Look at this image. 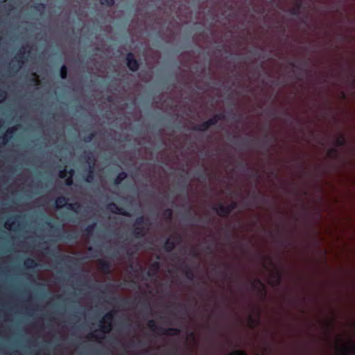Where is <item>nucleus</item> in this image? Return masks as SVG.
<instances>
[{"label":"nucleus","instance_id":"obj_1","mask_svg":"<svg viewBox=\"0 0 355 355\" xmlns=\"http://www.w3.org/2000/svg\"><path fill=\"white\" fill-rule=\"evenodd\" d=\"M147 325L152 331L165 336H178L181 331L179 328L169 327L165 329L157 326L155 320H149Z\"/></svg>","mask_w":355,"mask_h":355},{"label":"nucleus","instance_id":"obj_2","mask_svg":"<svg viewBox=\"0 0 355 355\" xmlns=\"http://www.w3.org/2000/svg\"><path fill=\"white\" fill-rule=\"evenodd\" d=\"M68 198L65 196H60L55 199V208L61 209L66 207L67 209L71 210L75 213H78L80 210L82 205L80 203L76 202L74 203H67Z\"/></svg>","mask_w":355,"mask_h":355},{"label":"nucleus","instance_id":"obj_3","mask_svg":"<svg viewBox=\"0 0 355 355\" xmlns=\"http://www.w3.org/2000/svg\"><path fill=\"white\" fill-rule=\"evenodd\" d=\"M237 202L234 201L227 205H223L222 203H218L216 206L211 207V209L221 217H227L232 211L237 208Z\"/></svg>","mask_w":355,"mask_h":355},{"label":"nucleus","instance_id":"obj_4","mask_svg":"<svg viewBox=\"0 0 355 355\" xmlns=\"http://www.w3.org/2000/svg\"><path fill=\"white\" fill-rule=\"evenodd\" d=\"M114 312L113 311L106 313L104 315L103 320L100 322V331L103 334L109 333L112 330V322L114 319Z\"/></svg>","mask_w":355,"mask_h":355},{"label":"nucleus","instance_id":"obj_5","mask_svg":"<svg viewBox=\"0 0 355 355\" xmlns=\"http://www.w3.org/2000/svg\"><path fill=\"white\" fill-rule=\"evenodd\" d=\"M26 52L24 48H21L18 51L15 57V60L17 63H13L10 65V69L14 72L17 73L21 69L22 64L24 63V61L26 58L25 56Z\"/></svg>","mask_w":355,"mask_h":355},{"label":"nucleus","instance_id":"obj_6","mask_svg":"<svg viewBox=\"0 0 355 355\" xmlns=\"http://www.w3.org/2000/svg\"><path fill=\"white\" fill-rule=\"evenodd\" d=\"M44 252L55 257L58 263H75V258L67 254H56L55 250H51L49 248L44 249Z\"/></svg>","mask_w":355,"mask_h":355},{"label":"nucleus","instance_id":"obj_7","mask_svg":"<svg viewBox=\"0 0 355 355\" xmlns=\"http://www.w3.org/2000/svg\"><path fill=\"white\" fill-rule=\"evenodd\" d=\"M125 60L126 64L130 71L135 72L139 70L140 66L139 62L135 59L132 53L129 52L127 53Z\"/></svg>","mask_w":355,"mask_h":355},{"label":"nucleus","instance_id":"obj_8","mask_svg":"<svg viewBox=\"0 0 355 355\" xmlns=\"http://www.w3.org/2000/svg\"><path fill=\"white\" fill-rule=\"evenodd\" d=\"M21 218V216L19 215L10 217L6 221L5 227L9 230L13 231L19 230L20 227V223L18 220Z\"/></svg>","mask_w":355,"mask_h":355},{"label":"nucleus","instance_id":"obj_9","mask_svg":"<svg viewBox=\"0 0 355 355\" xmlns=\"http://www.w3.org/2000/svg\"><path fill=\"white\" fill-rule=\"evenodd\" d=\"M107 209L112 213L122 215L124 216H130V214L124 209L119 207L114 202H110L107 205Z\"/></svg>","mask_w":355,"mask_h":355},{"label":"nucleus","instance_id":"obj_10","mask_svg":"<svg viewBox=\"0 0 355 355\" xmlns=\"http://www.w3.org/2000/svg\"><path fill=\"white\" fill-rule=\"evenodd\" d=\"M58 239H62L66 241H75L77 239V234L75 232L69 231H62L60 234L55 236Z\"/></svg>","mask_w":355,"mask_h":355},{"label":"nucleus","instance_id":"obj_11","mask_svg":"<svg viewBox=\"0 0 355 355\" xmlns=\"http://www.w3.org/2000/svg\"><path fill=\"white\" fill-rule=\"evenodd\" d=\"M92 165L89 166V168H88L87 173L86 175L84 177V180L85 182L88 183H91L94 178V166L96 164V159H92Z\"/></svg>","mask_w":355,"mask_h":355},{"label":"nucleus","instance_id":"obj_12","mask_svg":"<svg viewBox=\"0 0 355 355\" xmlns=\"http://www.w3.org/2000/svg\"><path fill=\"white\" fill-rule=\"evenodd\" d=\"M146 232L147 230L144 226L134 225V230L132 234L136 239H141L145 236Z\"/></svg>","mask_w":355,"mask_h":355},{"label":"nucleus","instance_id":"obj_13","mask_svg":"<svg viewBox=\"0 0 355 355\" xmlns=\"http://www.w3.org/2000/svg\"><path fill=\"white\" fill-rule=\"evenodd\" d=\"M294 3L295 6L289 10V12L292 15L298 16L300 14L301 10L303 8V1L294 0Z\"/></svg>","mask_w":355,"mask_h":355},{"label":"nucleus","instance_id":"obj_14","mask_svg":"<svg viewBox=\"0 0 355 355\" xmlns=\"http://www.w3.org/2000/svg\"><path fill=\"white\" fill-rule=\"evenodd\" d=\"M212 123H213L212 121H209V119H208L199 125L193 126L192 130H193L195 131L205 132L211 126H213Z\"/></svg>","mask_w":355,"mask_h":355},{"label":"nucleus","instance_id":"obj_15","mask_svg":"<svg viewBox=\"0 0 355 355\" xmlns=\"http://www.w3.org/2000/svg\"><path fill=\"white\" fill-rule=\"evenodd\" d=\"M15 130L16 129L15 127L8 128L6 131L5 134L2 137H0V144H6L12 137Z\"/></svg>","mask_w":355,"mask_h":355},{"label":"nucleus","instance_id":"obj_16","mask_svg":"<svg viewBox=\"0 0 355 355\" xmlns=\"http://www.w3.org/2000/svg\"><path fill=\"white\" fill-rule=\"evenodd\" d=\"M160 268V263L158 261L153 262L149 270L147 271L146 274L148 277H153L157 275L158 271Z\"/></svg>","mask_w":355,"mask_h":355},{"label":"nucleus","instance_id":"obj_17","mask_svg":"<svg viewBox=\"0 0 355 355\" xmlns=\"http://www.w3.org/2000/svg\"><path fill=\"white\" fill-rule=\"evenodd\" d=\"M99 269L105 274L110 272L111 264L108 261L100 259L98 261Z\"/></svg>","mask_w":355,"mask_h":355},{"label":"nucleus","instance_id":"obj_18","mask_svg":"<svg viewBox=\"0 0 355 355\" xmlns=\"http://www.w3.org/2000/svg\"><path fill=\"white\" fill-rule=\"evenodd\" d=\"M252 196L256 202L267 203L268 201V198L260 191L254 192Z\"/></svg>","mask_w":355,"mask_h":355},{"label":"nucleus","instance_id":"obj_19","mask_svg":"<svg viewBox=\"0 0 355 355\" xmlns=\"http://www.w3.org/2000/svg\"><path fill=\"white\" fill-rule=\"evenodd\" d=\"M176 243L177 242L175 241L171 240L170 238H168L166 240L163 248L166 252H170L175 249Z\"/></svg>","mask_w":355,"mask_h":355},{"label":"nucleus","instance_id":"obj_20","mask_svg":"<svg viewBox=\"0 0 355 355\" xmlns=\"http://www.w3.org/2000/svg\"><path fill=\"white\" fill-rule=\"evenodd\" d=\"M24 266L28 269H32L35 268L38 266L37 262L32 259V258H27L24 263Z\"/></svg>","mask_w":355,"mask_h":355},{"label":"nucleus","instance_id":"obj_21","mask_svg":"<svg viewBox=\"0 0 355 355\" xmlns=\"http://www.w3.org/2000/svg\"><path fill=\"white\" fill-rule=\"evenodd\" d=\"M184 274L186 277L190 280L192 281L194 279V272L191 268H190L187 265H182Z\"/></svg>","mask_w":355,"mask_h":355},{"label":"nucleus","instance_id":"obj_22","mask_svg":"<svg viewBox=\"0 0 355 355\" xmlns=\"http://www.w3.org/2000/svg\"><path fill=\"white\" fill-rule=\"evenodd\" d=\"M149 220L146 218L144 216H140L137 217L135 220V225L138 226H144V225H149Z\"/></svg>","mask_w":355,"mask_h":355},{"label":"nucleus","instance_id":"obj_23","mask_svg":"<svg viewBox=\"0 0 355 355\" xmlns=\"http://www.w3.org/2000/svg\"><path fill=\"white\" fill-rule=\"evenodd\" d=\"M127 178V173L124 171H121L118 173L116 178L114 180V184L119 185L123 180H124Z\"/></svg>","mask_w":355,"mask_h":355},{"label":"nucleus","instance_id":"obj_24","mask_svg":"<svg viewBox=\"0 0 355 355\" xmlns=\"http://www.w3.org/2000/svg\"><path fill=\"white\" fill-rule=\"evenodd\" d=\"M342 355H347L348 354H355V347L354 345L344 346L340 349Z\"/></svg>","mask_w":355,"mask_h":355},{"label":"nucleus","instance_id":"obj_25","mask_svg":"<svg viewBox=\"0 0 355 355\" xmlns=\"http://www.w3.org/2000/svg\"><path fill=\"white\" fill-rule=\"evenodd\" d=\"M225 116L223 113L216 114L213 117L209 119V121H212V125H215L218 121L224 120Z\"/></svg>","mask_w":355,"mask_h":355},{"label":"nucleus","instance_id":"obj_26","mask_svg":"<svg viewBox=\"0 0 355 355\" xmlns=\"http://www.w3.org/2000/svg\"><path fill=\"white\" fill-rule=\"evenodd\" d=\"M346 144V139L344 135H340L335 140V146L337 147L344 146Z\"/></svg>","mask_w":355,"mask_h":355},{"label":"nucleus","instance_id":"obj_27","mask_svg":"<svg viewBox=\"0 0 355 355\" xmlns=\"http://www.w3.org/2000/svg\"><path fill=\"white\" fill-rule=\"evenodd\" d=\"M68 173H69V176L65 180V184L67 186H71L73 183V175H74L75 171L73 169H69Z\"/></svg>","mask_w":355,"mask_h":355},{"label":"nucleus","instance_id":"obj_28","mask_svg":"<svg viewBox=\"0 0 355 355\" xmlns=\"http://www.w3.org/2000/svg\"><path fill=\"white\" fill-rule=\"evenodd\" d=\"M338 155V150L336 148H331L327 151V156L331 159L337 158Z\"/></svg>","mask_w":355,"mask_h":355},{"label":"nucleus","instance_id":"obj_29","mask_svg":"<svg viewBox=\"0 0 355 355\" xmlns=\"http://www.w3.org/2000/svg\"><path fill=\"white\" fill-rule=\"evenodd\" d=\"M173 210L170 208L164 209L162 212V216L168 220H171L173 218Z\"/></svg>","mask_w":355,"mask_h":355},{"label":"nucleus","instance_id":"obj_30","mask_svg":"<svg viewBox=\"0 0 355 355\" xmlns=\"http://www.w3.org/2000/svg\"><path fill=\"white\" fill-rule=\"evenodd\" d=\"M95 227H96V223H92V224L89 225L88 226H87V227L84 229L83 232H84V233H85L87 236H90V235L93 233V232H94V230Z\"/></svg>","mask_w":355,"mask_h":355},{"label":"nucleus","instance_id":"obj_31","mask_svg":"<svg viewBox=\"0 0 355 355\" xmlns=\"http://www.w3.org/2000/svg\"><path fill=\"white\" fill-rule=\"evenodd\" d=\"M68 70L67 67L63 64L60 70V76L62 79H66L67 77Z\"/></svg>","mask_w":355,"mask_h":355},{"label":"nucleus","instance_id":"obj_32","mask_svg":"<svg viewBox=\"0 0 355 355\" xmlns=\"http://www.w3.org/2000/svg\"><path fill=\"white\" fill-rule=\"evenodd\" d=\"M259 322V318H254L252 316H250L248 318V323L250 327L257 326Z\"/></svg>","mask_w":355,"mask_h":355},{"label":"nucleus","instance_id":"obj_33","mask_svg":"<svg viewBox=\"0 0 355 355\" xmlns=\"http://www.w3.org/2000/svg\"><path fill=\"white\" fill-rule=\"evenodd\" d=\"M33 8L37 12H42L46 8V5L42 3H39L34 5Z\"/></svg>","mask_w":355,"mask_h":355},{"label":"nucleus","instance_id":"obj_34","mask_svg":"<svg viewBox=\"0 0 355 355\" xmlns=\"http://www.w3.org/2000/svg\"><path fill=\"white\" fill-rule=\"evenodd\" d=\"M222 275L225 279L229 280L230 282L233 281L234 276L232 272L228 273L225 271L222 272Z\"/></svg>","mask_w":355,"mask_h":355},{"label":"nucleus","instance_id":"obj_35","mask_svg":"<svg viewBox=\"0 0 355 355\" xmlns=\"http://www.w3.org/2000/svg\"><path fill=\"white\" fill-rule=\"evenodd\" d=\"M110 300L112 301V302H118L119 301L121 302V305H126L127 304L129 303V301L127 300V299H122V300H119L118 298L116 297H109Z\"/></svg>","mask_w":355,"mask_h":355},{"label":"nucleus","instance_id":"obj_36","mask_svg":"<svg viewBox=\"0 0 355 355\" xmlns=\"http://www.w3.org/2000/svg\"><path fill=\"white\" fill-rule=\"evenodd\" d=\"M114 0H101V3L103 6L112 7L114 5Z\"/></svg>","mask_w":355,"mask_h":355},{"label":"nucleus","instance_id":"obj_37","mask_svg":"<svg viewBox=\"0 0 355 355\" xmlns=\"http://www.w3.org/2000/svg\"><path fill=\"white\" fill-rule=\"evenodd\" d=\"M95 134L94 132H91L88 134L87 135L85 136L83 138V141L85 143H89L92 141V139L94 138Z\"/></svg>","mask_w":355,"mask_h":355},{"label":"nucleus","instance_id":"obj_38","mask_svg":"<svg viewBox=\"0 0 355 355\" xmlns=\"http://www.w3.org/2000/svg\"><path fill=\"white\" fill-rule=\"evenodd\" d=\"M257 285L260 286L263 289H264L263 284L259 279H256L255 282L252 283V286L254 289H258Z\"/></svg>","mask_w":355,"mask_h":355},{"label":"nucleus","instance_id":"obj_39","mask_svg":"<svg viewBox=\"0 0 355 355\" xmlns=\"http://www.w3.org/2000/svg\"><path fill=\"white\" fill-rule=\"evenodd\" d=\"M85 161L88 164L89 166L92 165V159H95L93 156H91V153L84 155Z\"/></svg>","mask_w":355,"mask_h":355},{"label":"nucleus","instance_id":"obj_40","mask_svg":"<svg viewBox=\"0 0 355 355\" xmlns=\"http://www.w3.org/2000/svg\"><path fill=\"white\" fill-rule=\"evenodd\" d=\"M228 355H248V354L244 350H234Z\"/></svg>","mask_w":355,"mask_h":355},{"label":"nucleus","instance_id":"obj_41","mask_svg":"<svg viewBox=\"0 0 355 355\" xmlns=\"http://www.w3.org/2000/svg\"><path fill=\"white\" fill-rule=\"evenodd\" d=\"M69 171H67L65 168L61 170L59 173V177L60 178H64L69 175Z\"/></svg>","mask_w":355,"mask_h":355},{"label":"nucleus","instance_id":"obj_42","mask_svg":"<svg viewBox=\"0 0 355 355\" xmlns=\"http://www.w3.org/2000/svg\"><path fill=\"white\" fill-rule=\"evenodd\" d=\"M89 336H90V338H95V339L104 338L103 335H99L96 333V331L91 333L89 334Z\"/></svg>","mask_w":355,"mask_h":355},{"label":"nucleus","instance_id":"obj_43","mask_svg":"<svg viewBox=\"0 0 355 355\" xmlns=\"http://www.w3.org/2000/svg\"><path fill=\"white\" fill-rule=\"evenodd\" d=\"M274 277H275V282L277 285H279L282 282V275L280 273L277 272L274 275Z\"/></svg>","mask_w":355,"mask_h":355},{"label":"nucleus","instance_id":"obj_44","mask_svg":"<svg viewBox=\"0 0 355 355\" xmlns=\"http://www.w3.org/2000/svg\"><path fill=\"white\" fill-rule=\"evenodd\" d=\"M46 224L48 226H49L51 228L54 229V230H55V231H56V232H60V230L59 227H54V226L52 225V223H51V222L50 220L46 221Z\"/></svg>","mask_w":355,"mask_h":355},{"label":"nucleus","instance_id":"obj_45","mask_svg":"<svg viewBox=\"0 0 355 355\" xmlns=\"http://www.w3.org/2000/svg\"><path fill=\"white\" fill-rule=\"evenodd\" d=\"M6 92L2 89H0V99L3 100L6 97Z\"/></svg>","mask_w":355,"mask_h":355},{"label":"nucleus","instance_id":"obj_46","mask_svg":"<svg viewBox=\"0 0 355 355\" xmlns=\"http://www.w3.org/2000/svg\"><path fill=\"white\" fill-rule=\"evenodd\" d=\"M178 348L175 347L171 351L168 355H178Z\"/></svg>","mask_w":355,"mask_h":355},{"label":"nucleus","instance_id":"obj_47","mask_svg":"<svg viewBox=\"0 0 355 355\" xmlns=\"http://www.w3.org/2000/svg\"><path fill=\"white\" fill-rule=\"evenodd\" d=\"M191 254L195 257H197L198 256V253L196 250H192Z\"/></svg>","mask_w":355,"mask_h":355},{"label":"nucleus","instance_id":"obj_48","mask_svg":"<svg viewBox=\"0 0 355 355\" xmlns=\"http://www.w3.org/2000/svg\"><path fill=\"white\" fill-rule=\"evenodd\" d=\"M288 65H289L291 67H292V68H296V67H297V65H296V64H295V62H290L288 63Z\"/></svg>","mask_w":355,"mask_h":355},{"label":"nucleus","instance_id":"obj_49","mask_svg":"<svg viewBox=\"0 0 355 355\" xmlns=\"http://www.w3.org/2000/svg\"><path fill=\"white\" fill-rule=\"evenodd\" d=\"M199 177H200V178H205V173H203V172H200V173H199Z\"/></svg>","mask_w":355,"mask_h":355},{"label":"nucleus","instance_id":"obj_50","mask_svg":"<svg viewBox=\"0 0 355 355\" xmlns=\"http://www.w3.org/2000/svg\"><path fill=\"white\" fill-rule=\"evenodd\" d=\"M252 176H253V177H257V178H259V177H260V176H259V173H258L257 172L254 173L252 174Z\"/></svg>","mask_w":355,"mask_h":355},{"label":"nucleus","instance_id":"obj_51","mask_svg":"<svg viewBox=\"0 0 355 355\" xmlns=\"http://www.w3.org/2000/svg\"><path fill=\"white\" fill-rule=\"evenodd\" d=\"M240 165H241V166L242 168H247V166H248V164H240Z\"/></svg>","mask_w":355,"mask_h":355},{"label":"nucleus","instance_id":"obj_52","mask_svg":"<svg viewBox=\"0 0 355 355\" xmlns=\"http://www.w3.org/2000/svg\"><path fill=\"white\" fill-rule=\"evenodd\" d=\"M263 146H268L269 145V144H268V142L267 141H264L263 142Z\"/></svg>","mask_w":355,"mask_h":355},{"label":"nucleus","instance_id":"obj_53","mask_svg":"<svg viewBox=\"0 0 355 355\" xmlns=\"http://www.w3.org/2000/svg\"><path fill=\"white\" fill-rule=\"evenodd\" d=\"M107 100L108 101H110V102H111V101H112V97H111V96H108V97L107 98Z\"/></svg>","mask_w":355,"mask_h":355},{"label":"nucleus","instance_id":"obj_54","mask_svg":"<svg viewBox=\"0 0 355 355\" xmlns=\"http://www.w3.org/2000/svg\"><path fill=\"white\" fill-rule=\"evenodd\" d=\"M225 266L226 267L227 269L230 270V266L229 265L225 264Z\"/></svg>","mask_w":355,"mask_h":355},{"label":"nucleus","instance_id":"obj_55","mask_svg":"<svg viewBox=\"0 0 355 355\" xmlns=\"http://www.w3.org/2000/svg\"><path fill=\"white\" fill-rule=\"evenodd\" d=\"M88 250H89V252H92V251L93 250V248H92V247H89V248H88Z\"/></svg>","mask_w":355,"mask_h":355},{"label":"nucleus","instance_id":"obj_56","mask_svg":"<svg viewBox=\"0 0 355 355\" xmlns=\"http://www.w3.org/2000/svg\"><path fill=\"white\" fill-rule=\"evenodd\" d=\"M236 117H237V116L235 114H233V119H236Z\"/></svg>","mask_w":355,"mask_h":355},{"label":"nucleus","instance_id":"obj_57","mask_svg":"<svg viewBox=\"0 0 355 355\" xmlns=\"http://www.w3.org/2000/svg\"><path fill=\"white\" fill-rule=\"evenodd\" d=\"M191 208L189 207V210H188V213L190 214H191Z\"/></svg>","mask_w":355,"mask_h":355},{"label":"nucleus","instance_id":"obj_58","mask_svg":"<svg viewBox=\"0 0 355 355\" xmlns=\"http://www.w3.org/2000/svg\"><path fill=\"white\" fill-rule=\"evenodd\" d=\"M223 48V46H220V48L218 49V51H221V49Z\"/></svg>","mask_w":355,"mask_h":355},{"label":"nucleus","instance_id":"obj_59","mask_svg":"<svg viewBox=\"0 0 355 355\" xmlns=\"http://www.w3.org/2000/svg\"><path fill=\"white\" fill-rule=\"evenodd\" d=\"M176 238L178 239V240H180V236H178Z\"/></svg>","mask_w":355,"mask_h":355},{"label":"nucleus","instance_id":"obj_60","mask_svg":"<svg viewBox=\"0 0 355 355\" xmlns=\"http://www.w3.org/2000/svg\"><path fill=\"white\" fill-rule=\"evenodd\" d=\"M237 137H238V136H237V135H234L233 136V137H234V138H236Z\"/></svg>","mask_w":355,"mask_h":355},{"label":"nucleus","instance_id":"obj_61","mask_svg":"<svg viewBox=\"0 0 355 355\" xmlns=\"http://www.w3.org/2000/svg\"><path fill=\"white\" fill-rule=\"evenodd\" d=\"M2 37L0 36V40H1Z\"/></svg>","mask_w":355,"mask_h":355}]
</instances>
